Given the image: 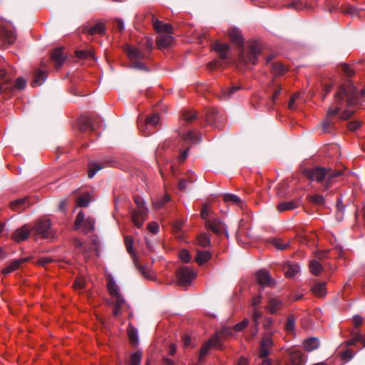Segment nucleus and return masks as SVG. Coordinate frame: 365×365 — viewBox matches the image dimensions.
<instances>
[{
	"instance_id": "nucleus-1",
	"label": "nucleus",
	"mask_w": 365,
	"mask_h": 365,
	"mask_svg": "<svg viewBox=\"0 0 365 365\" xmlns=\"http://www.w3.org/2000/svg\"><path fill=\"white\" fill-rule=\"evenodd\" d=\"M364 96L365 89H363L360 93H358L355 86L351 81L348 80L339 86L338 91L334 95L333 105L329 107L328 114L331 115L341 110L344 105V101L346 106L349 108L358 104L360 99Z\"/></svg>"
},
{
	"instance_id": "nucleus-2",
	"label": "nucleus",
	"mask_w": 365,
	"mask_h": 365,
	"mask_svg": "<svg viewBox=\"0 0 365 365\" xmlns=\"http://www.w3.org/2000/svg\"><path fill=\"white\" fill-rule=\"evenodd\" d=\"M228 35L232 43H235L240 51L239 58L245 63H251L255 65L257 62L258 56L261 53V48L257 42L252 43L246 55L244 51V38L239 29L233 28L229 30Z\"/></svg>"
},
{
	"instance_id": "nucleus-3",
	"label": "nucleus",
	"mask_w": 365,
	"mask_h": 365,
	"mask_svg": "<svg viewBox=\"0 0 365 365\" xmlns=\"http://www.w3.org/2000/svg\"><path fill=\"white\" fill-rule=\"evenodd\" d=\"M341 170H332L320 166H314L310 169H304L302 174L312 181L322 184L323 190H327L335 182L336 178L342 175Z\"/></svg>"
},
{
	"instance_id": "nucleus-4",
	"label": "nucleus",
	"mask_w": 365,
	"mask_h": 365,
	"mask_svg": "<svg viewBox=\"0 0 365 365\" xmlns=\"http://www.w3.org/2000/svg\"><path fill=\"white\" fill-rule=\"evenodd\" d=\"M107 288L108 292L113 298L110 302V304L114 307L113 314L115 317H118L121 314L122 307L125 303V301L121 294L119 292V287L113 279H108L107 282Z\"/></svg>"
},
{
	"instance_id": "nucleus-5",
	"label": "nucleus",
	"mask_w": 365,
	"mask_h": 365,
	"mask_svg": "<svg viewBox=\"0 0 365 365\" xmlns=\"http://www.w3.org/2000/svg\"><path fill=\"white\" fill-rule=\"evenodd\" d=\"M134 202L138 208L132 210L131 217L133 224L137 227H140L148 217V209L145 206L143 198L139 195L134 196Z\"/></svg>"
},
{
	"instance_id": "nucleus-6",
	"label": "nucleus",
	"mask_w": 365,
	"mask_h": 365,
	"mask_svg": "<svg viewBox=\"0 0 365 365\" xmlns=\"http://www.w3.org/2000/svg\"><path fill=\"white\" fill-rule=\"evenodd\" d=\"M32 230L35 231L36 235H41L44 239H53L55 233L51 227V221L50 219H40L37 220Z\"/></svg>"
},
{
	"instance_id": "nucleus-7",
	"label": "nucleus",
	"mask_w": 365,
	"mask_h": 365,
	"mask_svg": "<svg viewBox=\"0 0 365 365\" xmlns=\"http://www.w3.org/2000/svg\"><path fill=\"white\" fill-rule=\"evenodd\" d=\"M274 331H264L259 344L258 356L261 359H265L270 354V350L274 346L273 336Z\"/></svg>"
},
{
	"instance_id": "nucleus-8",
	"label": "nucleus",
	"mask_w": 365,
	"mask_h": 365,
	"mask_svg": "<svg viewBox=\"0 0 365 365\" xmlns=\"http://www.w3.org/2000/svg\"><path fill=\"white\" fill-rule=\"evenodd\" d=\"M227 118L216 108H209L206 112V121L215 128L221 129Z\"/></svg>"
},
{
	"instance_id": "nucleus-9",
	"label": "nucleus",
	"mask_w": 365,
	"mask_h": 365,
	"mask_svg": "<svg viewBox=\"0 0 365 365\" xmlns=\"http://www.w3.org/2000/svg\"><path fill=\"white\" fill-rule=\"evenodd\" d=\"M205 227L210 230L216 235H221L225 233L226 236L228 237V233L226 230L225 223L219 218H213L211 220H206Z\"/></svg>"
},
{
	"instance_id": "nucleus-10",
	"label": "nucleus",
	"mask_w": 365,
	"mask_h": 365,
	"mask_svg": "<svg viewBox=\"0 0 365 365\" xmlns=\"http://www.w3.org/2000/svg\"><path fill=\"white\" fill-rule=\"evenodd\" d=\"M15 38L13 31L7 28L5 24L0 20V46L6 43H13Z\"/></svg>"
},
{
	"instance_id": "nucleus-11",
	"label": "nucleus",
	"mask_w": 365,
	"mask_h": 365,
	"mask_svg": "<svg viewBox=\"0 0 365 365\" xmlns=\"http://www.w3.org/2000/svg\"><path fill=\"white\" fill-rule=\"evenodd\" d=\"M125 245L126 247V250L132 256V258L134 261L135 265L136 268L139 270V272L145 276L146 278H150V276L146 273L145 268L138 264L137 257L133 252V239L130 236H125Z\"/></svg>"
},
{
	"instance_id": "nucleus-12",
	"label": "nucleus",
	"mask_w": 365,
	"mask_h": 365,
	"mask_svg": "<svg viewBox=\"0 0 365 365\" xmlns=\"http://www.w3.org/2000/svg\"><path fill=\"white\" fill-rule=\"evenodd\" d=\"M256 278L258 284L262 287H274L276 286V281L271 277L269 273L264 270L260 269L256 273Z\"/></svg>"
},
{
	"instance_id": "nucleus-13",
	"label": "nucleus",
	"mask_w": 365,
	"mask_h": 365,
	"mask_svg": "<svg viewBox=\"0 0 365 365\" xmlns=\"http://www.w3.org/2000/svg\"><path fill=\"white\" fill-rule=\"evenodd\" d=\"M160 121V116L158 113H154L150 116H148L144 123H138V128L140 130L145 133V135H150L153 131H146L151 127H154L158 124Z\"/></svg>"
},
{
	"instance_id": "nucleus-14",
	"label": "nucleus",
	"mask_w": 365,
	"mask_h": 365,
	"mask_svg": "<svg viewBox=\"0 0 365 365\" xmlns=\"http://www.w3.org/2000/svg\"><path fill=\"white\" fill-rule=\"evenodd\" d=\"M289 359L285 365H304L305 358L301 351L297 349L289 350Z\"/></svg>"
},
{
	"instance_id": "nucleus-15",
	"label": "nucleus",
	"mask_w": 365,
	"mask_h": 365,
	"mask_svg": "<svg viewBox=\"0 0 365 365\" xmlns=\"http://www.w3.org/2000/svg\"><path fill=\"white\" fill-rule=\"evenodd\" d=\"M177 277L181 284H187L195 277V274L189 267H184L177 271Z\"/></svg>"
},
{
	"instance_id": "nucleus-16",
	"label": "nucleus",
	"mask_w": 365,
	"mask_h": 365,
	"mask_svg": "<svg viewBox=\"0 0 365 365\" xmlns=\"http://www.w3.org/2000/svg\"><path fill=\"white\" fill-rule=\"evenodd\" d=\"M50 58L56 69L61 68L66 58V55L63 52V48L53 49L51 53Z\"/></svg>"
},
{
	"instance_id": "nucleus-17",
	"label": "nucleus",
	"mask_w": 365,
	"mask_h": 365,
	"mask_svg": "<svg viewBox=\"0 0 365 365\" xmlns=\"http://www.w3.org/2000/svg\"><path fill=\"white\" fill-rule=\"evenodd\" d=\"M31 228L28 225L16 229L11 235V238L16 242H21L26 240L30 236Z\"/></svg>"
},
{
	"instance_id": "nucleus-18",
	"label": "nucleus",
	"mask_w": 365,
	"mask_h": 365,
	"mask_svg": "<svg viewBox=\"0 0 365 365\" xmlns=\"http://www.w3.org/2000/svg\"><path fill=\"white\" fill-rule=\"evenodd\" d=\"M172 32H164L158 35L156 38V45L159 48H165L171 46L173 42Z\"/></svg>"
},
{
	"instance_id": "nucleus-19",
	"label": "nucleus",
	"mask_w": 365,
	"mask_h": 365,
	"mask_svg": "<svg viewBox=\"0 0 365 365\" xmlns=\"http://www.w3.org/2000/svg\"><path fill=\"white\" fill-rule=\"evenodd\" d=\"M30 206L28 197L20 198L10 202V207L16 212H22Z\"/></svg>"
},
{
	"instance_id": "nucleus-20",
	"label": "nucleus",
	"mask_w": 365,
	"mask_h": 365,
	"mask_svg": "<svg viewBox=\"0 0 365 365\" xmlns=\"http://www.w3.org/2000/svg\"><path fill=\"white\" fill-rule=\"evenodd\" d=\"M212 48L219 53V56L222 60L228 58V53L230 50V46L228 43H222L216 41L212 44Z\"/></svg>"
},
{
	"instance_id": "nucleus-21",
	"label": "nucleus",
	"mask_w": 365,
	"mask_h": 365,
	"mask_svg": "<svg viewBox=\"0 0 365 365\" xmlns=\"http://www.w3.org/2000/svg\"><path fill=\"white\" fill-rule=\"evenodd\" d=\"M125 51L130 60L142 61L147 58L146 54L143 51L134 46L127 47Z\"/></svg>"
},
{
	"instance_id": "nucleus-22",
	"label": "nucleus",
	"mask_w": 365,
	"mask_h": 365,
	"mask_svg": "<svg viewBox=\"0 0 365 365\" xmlns=\"http://www.w3.org/2000/svg\"><path fill=\"white\" fill-rule=\"evenodd\" d=\"M28 260V258L26 257H24V258H21V259H15L14 261H12L10 264H9L4 269H2L1 272L3 274H9L14 271H16V269H18L20 266L27 262Z\"/></svg>"
},
{
	"instance_id": "nucleus-23",
	"label": "nucleus",
	"mask_w": 365,
	"mask_h": 365,
	"mask_svg": "<svg viewBox=\"0 0 365 365\" xmlns=\"http://www.w3.org/2000/svg\"><path fill=\"white\" fill-rule=\"evenodd\" d=\"M152 21L154 29L157 32H172L173 28L168 24H165L163 21H160L155 18L154 16H152Z\"/></svg>"
},
{
	"instance_id": "nucleus-24",
	"label": "nucleus",
	"mask_w": 365,
	"mask_h": 365,
	"mask_svg": "<svg viewBox=\"0 0 365 365\" xmlns=\"http://www.w3.org/2000/svg\"><path fill=\"white\" fill-rule=\"evenodd\" d=\"M284 274L287 277H293L299 272V266L297 264L287 262L282 267Z\"/></svg>"
},
{
	"instance_id": "nucleus-25",
	"label": "nucleus",
	"mask_w": 365,
	"mask_h": 365,
	"mask_svg": "<svg viewBox=\"0 0 365 365\" xmlns=\"http://www.w3.org/2000/svg\"><path fill=\"white\" fill-rule=\"evenodd\" d=\"M212 257V254L207 250H197L195 261L199 265H202L209 261Z\"/></svg>"
},
{
	"instance_id": "nucleus-26",
	"label": "nucleus",
	"mask_w": 365,
	"mask_h": 365,
	"mask_svg": "<svg viewBox=\"0 0 365 365\" xmlns=\"http://www.w3.org/2000/svg\"><path fill=\"white\" fill-rule=\"evenodd\" d=\"M47 74L45 71L37 69L34 73V80L31 82L33 87L39 86L46 80Z\"/></svg>"
},
{
	"instance_id": "nucleus-27",
	"label": "nucleus",
	"mask_w": 365,
	"mask_h": 365,
	"mask_svg": "<svg viewBox=\"0 0 365 365\" xmlns=\"http://www.w3.org/2000/svg\"><path fill=\"white\" fill-rule=\"evenodd\" d=\"M319 340L317 337H310L304 340V348L307 351H312L319 346Z\"/></svg>"
},
{
	"instance_id": "nucleus-28",
	"label": "nucleus",
	"mask_w": 365,
	"mask_h": 365,
	"mask_svg": "<svg viewBox=\"0 0 365 365\" xmlns=\"http://www.w3.org/2000/svg\"><path fill=\"white\" fill-rule=\"evenodd\" d=\"M299 202L297 200H294L289 202H282L279 204L277 210L279 212H284L286 210H292L299 206Z\"/></svg>"
},
{
	"instance_id": "nucleus-29",
	"label": "nucleus",
	"mask_w": 365,
	"mask_h": 365,
	"mask_svg": "<svg viewBox=\"0 0 365 365\" xmlns=\"http://www.w3.org/2000/svg\"><path fill=\"white\" fill-rule=\"evenodd\" d=\"M78 127L81 131L93 130V125L89 117L83 116L78 120Z\"/></svg>"
},
{
	"instance_id": "nucleus-30",
	"label": "nucleus",
	"mask_w": 365,
	"mask_h": 365,
	"mask_svg": "<svg viewBox=\"0 0 365 365\" xmlns=\"http://www.w3.org/2000/svg\"><path fill=\"white\" fill-rule=\"evenodd\" d=\"M270 70L274 76H282L287 71V68L279 62L272 63Z\"/></svg>"
},
{
	"instance_id": "nucleus-31",
	"label": "nucleus",
	"mask_w": 365,
	"mask_h": 365,
	"mask_svg": "<svg viewBox=\"0 0 365 365\" xmlns=\"http://www.w3.org/2000/svg\"><path fill=\"white\" fill-rule=\"evenodd\" d=\"M282 307V301L277 298H270L267 309L271 314H275Z\"/></svg>"
},
{
	"instance_id": "nucleus-32",
	"label": "nucleus",
	"mask_w": 365,
	"mask_h": 365,
	"mask_svg": "<svg viewBox=\"0 0 365 365\" xmlns=\"http://www.w3.org/2000/svg\"><path fill=\"white\" fill-rule=\"evenodd\" d=\"M197 244L202 247H208L211 245V239L210 235L206 233H201L197 236Z\"/></svg>"
},
{
	"instance_id": "nucleus-33",
	"label": "nucleus",
	"mask_w": 365,
	"mask_h": 365,
	"mask_svg": "<svg viewBox=\"0 0 365 365\" xmlns=\"http://www.w3.org/2000/svg\"><path fill=\"white\" fill-rule=\"evenodd\" d=\"M329 110V108L328 109ZM329 110H327L328 112ZM340 112V110L336 113V114H333V115H329L328 113H327V118L326 120H324L322 123V129H323V131L324 133H330L331 130H332V128L334 127V122L332 121V120L331 119V118L332 116H334L337 114H339V113Z\"/></svg>"
},
{
	"instance_id": "nucleus-34",
	"label": "nucleus",
	"mask_w": 365,
	"mask_h": 365,
	"mask_svg": "<svg viewBox=\"0 0 365 365\" xmlns=\"http://www.w3.org/2000/svg\"><path fill=\"white\" fill-rule=\"evenodd\" d=\"M96 221L91 217H88L86 220L83 222L81 227H83V232L87 234L95 230Z\"/></svg>"
},
{
	"instance_id": "nucleus-35",
	"label": "nucleus",
	"mask_w": 365,
	"mask_h": 365,
	"mask_svg": "<svg viewBox=\"0 0 365 365\" xmlns=\"http://www.w3.org/2000/svg\"><path fill=\"white\" fill-rule=\"evenodd\" d=\"M143 351L137 350L135 352L130 354V359L128 361V365H140Z\"/></svg>"
},
{
	"instance_id": "nucleus-36",
	"label": "nucleus",
	"mask_w": 365,
	"mask_h": 365,
	"mask_svg": "<svg viewBox=\"0 0 365 365\" xmlns=\"http://www.w3.org/2000/svg\"><path fill=\"white\" fill-rule=\"evenodd\" d=\"M326 283L325 282H317L313 287L312 291L314 294L319 297H324L326 294Z\"/></svg>"
},
{
	"instance_id": "nucleus-37",
	"label": "nucleus",
	"mask_w": 365,
	"mask_h": 365,
	"mask_svg": "<svg viewBox=\"0 0 365 365\" xmlns=\"http://www.w3.org/2000/svg\"><path fill=\"white\" fill-rule=\"evenodd\" d=\"M89 35H94L96 34H99L101 35H103L105 34V26L102 23H98L93 26L89 28L87 31H85Z\"/></svg>"
},
{
	"instance_id": "nucleus-38",
	"label": "nucleus",
	"mask_w": 365,
	"mask_h": 365,
	"mask_svg": "<svg viewBox=\"0 0 365 365\" xmlns=\"http://www.w3.org/2000/svg\"><path fill=\"white\" fill-rule=\"evenodd\" d=\"M128 334L130 343L133 345L138 344V331L131 324H129L128 327Z\"/></svg>"
},
{
	"instance_id": "nucleus-39",
	"label": "nucleus",
	"mask_w": 365,
	"mask_h": 365,
	"mask_svg": "<svg viewBox=\"0 0 365 365\" xmlns=\"http://www.w3.org/2000/svg\"><path fill=\"white\" fill-rule=\"evenodd\" d=\"M184 140L192 143H197L200 141L198 133H195L192 130H190L187 133L182 135Z\"/></svg>"
},
{
	"instance_id": "nucleus-40",
	"label": "nucleus",
	"mask_w": 365,
	"mask_h": 365,
	"mask_svg": "<svg viewBox=\"0 0 365 365\" xmlns=\"http://www.w3.org/2000/svg\"><path fill=\"white\" fill-rule=\"evenodd\" d=\"M309 267L311 272L314 275H319L323 270L322 265L316 259H313L310 262Z\"/></svg>"
},
{
	"instance_id": "nucleus-41",
	"label": "nucleus",
	"mask_w": 365,
	"mask_h": 365,
	"mask_svg": "<svg viewBox=\"0 0 365 365\" xmlns=\"http://www.w3.org/2000/svg\"><path fill=\"white\" fill-rule=\"evenodd\" d=\"M221 338L222 336L217 331L216 334L209 339L208 342L210 343L212 347L221 349L222 347Z\"/></svg>"
},
{
	"instance_id": "nucleus-42",
	"label": "nucleus",
	"mask_w": 365,
	"mask_h": 365,
	"mask_svg": "<svg viewBox=\"0 0 365 365\" xmlns=\"http://www.w3.org/2000/svg\"><path fill=\"white\" fill-rule=\"evenodd\" d=\"M296 319L294 315H289L287 317V322L284 325L285 330L289 333L294 331Z\"/></svg>"
},
{
	"instance_id": "nucleus-43",
	"label": "nucleus",
	"mask_w": 365,
	"mask_h": 365,
	"mask_svg": "<svg viewBox=\"0 0 365 365\" xmlns=\"http://www.w3.org/2000/svg\"><path fill=\"white\" fill-rule=\"evenodd\" d=\"M197 118V115L195 112L185 110L182 113V119L187 123H190Z\"/></svg>"
},
{
	"instance_id": "nucleus-44",
	"label": "nucleus",
	"mask_w": 365,
	"mask_h": 365,
	"mask_svg": "<svg viewBox=\"0 0 365 365\" xmlns=\"http://www.w3.org/2000/svg\"><path fill=\"white\" fill-rule=\"evenodd\" d=\"M271 243L274 247L279 250H284L289 245V242H285L282 239L279 238L272 239Z\"/></svg>"
},
{
	"instance_id": "nucleus-45",
	"label": "nucleus",
	"mask_w": 365,
	"mask_h": 365,
	"mask_svg": "<svg viewBox=\"0 0 365 365\" xmlns=\"http://www.w3.org/2000/svg\"><path fill=\"white\" fill-rule=\"evenodd\" d=\"M241 89L239 86H233L230 88H227L222 91V94L227 99L232 98L235 93Z\"/></svg>"
},
{
	"instance_id": "nucleus-46",
	"label": "nucleus",
	"mask_w": 365,
	"mask_h": 365,
	"mask_svg": "<svg viewBox=\"0 0 365 365\" xmlns=\"http://www.w3.org/2000/svg\"><path fill=\"white\" fill-rule=\"evenodd\" d=\"M6 74L7 73L5 70L0 68V80L3 81V82L0 84V93L6 91L8 88L6 85L9 80L6 78Z\"/></svg>"
},
{
	"instance_id": "nucleus-47",
	"label": "nucleus",
	"mask_w": 365,
	"mask_h": 365,
	"mask_svg": "<svg viewBox=\"0 0 365 365\" xmlns=\"http://www.w3.org/2000/svg\"><path fill=\"white\" fill-rule=\"evenodd\" d=\"M91 200L90 194L88 192H86L83 194V195L80 196L76 202L77 205L79 207H87L88 206Z\"/></svg>"
},
{
	"instance_id": "nucleus-48",
	"label": "nucleus",
	"mask_w": 365,
	"mask_h": 365,
	"mask_svg": "<svg viewBox=\"0 0 365 365\" xmlns=\"http://www.w3.org/2000/svg\"><path fill=\"white\" fill-rule=\"evenodd\" d=\"M224 200L227 202H232L234 204L239 205L240 207L242 206V202L241 199L239 197H237V195H233V194L225 195Z\"/></svg>"
},
{
	"instance_id": "nucleus-49",
	"label": "nucleus",
	"mask_w": 365,
	"mask_h": 365,
	"mask_svg": "<svg viewBox=\"0 0 365 365\" xmlns=\"http://www.w3.org/2000/svg\"><path fill=\"white\" fill-rule=\"evenodd\" d=\"M170 200V197L168 195H165L163 197L157 199L153 202V206L156 209H160L163 207L167 202Z\"/></svg>"
},
{
	"instance_id": "nucleus-50",
	"label": "nucleus",
	"mask_w": 365,
	"mask_h": 365,
	"mask_svg": "<svg viewBox=\"0 0 365 365\" xmlns=\"http://www.w3.org/2000/svg\"><path fill=\"white\" fill-rule=\"evenodd\" d=\"M130 67L137 70L149 71V69L145 65L142 61H137L136 59L130 60Z\"/></svg>"
},
{
	"instance_id": "nucleus-51",
	"label": "nucleus",
	"mask_w": 365,
	"mask_h": 365,
	"mask_svg": "<svg viewBox=\"0 0 365 365\" xmlns=\"http://www.w3.org/2000/svg\"><path fill=\"white\" fill-rule=\"evenodd\" d=\"M90 166L91 167L88 173V177L89 178H93L96 173L103 168V166L97 163H91Z\"/></svg>"
},
{
	"instance_id": "nucleus-52",
	"label": "nucleus",
	"mask_w": 365,
	"mask_h": 365,
	"mask_svg": "<svg viewBox=\"0 0 365 365\" xmlns=\"http://www.w3.org/2000/svg\"><path fill=\"white\" fill-rule=\"evenodd\" d=\"M86 220L85 219V215L84 213L83 212V211H80L76 217V220H75V222H74V230H78L80 227H81L82 225H83V222Z\"/></svg>"
},
{
	"instance_id": "nucleus-53",
	"label": "nucleus",
	"mask_w": 365,
	"mask_h": 365,
	"mask_svg": "<svg viewBox=\"0 0 365 365\" xmlns=\"http://www.w3.org/2000/svg\"><path fill=\"white\" fill-rule=\"evenodd\" d=\"M100 242L97 235H92L91 237V249L96 252L97 255H99Z\"/></svg>"
},
{
	"instance_id": "nucleus-54",
	"label": "nucleus",
	"mask_w": 365,
	"mask_h": 365,
	"mask_svg": "<svg viewBox=\"0 0 365 365\" xmlns=\"http://www.w3.org/2000/svg\"><path fill=\"white\" fill-rule=\"evenodd\" d=\"M343 71L344 74L347 77H353L355 74V71L354 69L351 68L349 65L347 63H341L339 65Z\"/></svg>"
},
{
	"instance_id": "nucleus-55",
	"label": "nucleus",
	"mask_w": 365,
	"mask_h": 365,
	"mask_svg": "<svg viewBox=\"0 0 365 365\" xmlns=\"http://www.w3.org/2000/svg\"><path fill=\"white\" fill-rule=\"evenodd\" d=\"M309 200L317 205H323L324 204V197L318 194L309 196Z\"/></svg>"
},
{
	"instance_id": "nucleus-56",
	"label": "nucleus",
	"mask_w": 365,
	"mask_h": 365,
	"mask_svg": "<svg viewBox=\"0 0 365 365\" xmlns=\"http://www.w3.org/2000/svg\"><path fill=\"white\" fill-rule=\"evenodd\" d=\"M233 327H224L220 331L217 333L222 336V338H227L233 336Z\"/></svg>"
},
{
	"instance_id": "nucleus-57",
	"label": "nucleus",
	"mask_w": 365,
	"mask_h": 365,
	"mask_svg": "<svg viewBox=\"0 0 365 365\" xmlns=\"http://www.w3.org/2000/svg\"><path fill=\"white\" fill-rule=\"evenodd\" d=\"M76 56L79 58H93V54L91 50H79L76 51Z\"/></svg>"
},
{
	"instance_id": "nucleus-58",
	"label": "nucleus",
	"mask_w": 365,
	"mask_h": 365,
	"mask_svg": "<svg viewBox=\"0 0 365 365\" xmlns=\"http://www.w3.org/2000/svg\"><path fill=\"white\" fill-rule=\"evenodd\" d=\"M272 89H273V94H272V96L271 98V100L272 101L273 103H275V101L277 100L278 96L282 92V88H281V86L279 85H277V84H274V79L272 80Z\"/></svg>"
},
{
	"instance_id": "nucleus-59",
	"label": "nucleus",
	"mask_w": 365,
	"mask_h": 365,
	"mask_svg": "<svg viewBox=\"0 0 365 365\" xmlns=\"http://www.w3.org/2000/svg\"><path fill=\"white\" fill-rule=\"evenodd\" d=\"M211 345H210V343H209L208 341H207L206 343H205L200 351V356H199V360L200 361H202L203 359V358L205 357V356L206 354H207V353L209 352L210 348H211Z\"/></svg>"
},
{
	"instance_id": "nucleus-60",
	"label": "nucleus",
	"mask_w": 365,
	"mask_h": 365,
	"mask_svg": "<svg viewBox=\"0 0 365 365\" xmlns=\"http://www.w3.org/2000/svg\"><path fill=\"white\" fill-rule=\"evenodd\" d=\"M74 245L76 248L80 250L86 257L88 255V251L85 247L83 242H82L80 239L76 238L74 240Z\"/></svg>"
},
{
	"instance_id": "nucleus-61",
	"label": "nucleus",
	"mask_w": 365,
	"mask_h": 365,
	"mask_svg": "<svg viewBox=\"0 0 365 365\" xmlns=\"http://www.w3.org/2000/svg\"><path fill=\"white\" fill-rule=\"evenodd\" d=\"M249 324V319H243L241 322L235 324L234 327H233V329L235 331H242L244 329H245Z\"/></svg>"
},
{
	"instance_id": "nucleus-62",
	"label": "nucleus",
	"mask_w": 365,
	"mask_h": 365,
	"mask_svg": "<svg viewBox=\"0 0 365 365\" xmlns=\"http://www.w3.org/2000/svg\"><path fill=\"white\" fill-rule=\"evenodd\" d=\"M273 324V319L272 317H267L264 319V322L263 323V328L264 329L265 331H274L275 330H272V326Z\"/></svg>"
},
{
	"instance_id": "nucleus-63",
	"label": "nucleus",
	"mask_w": 365,
	"mask_h": 365,
	"mask_svg": "<svg viewBox=\"0 0 365 365\" xmlns=\"http://www.w3.org/2000/svg\"><path fill=\"white\" fill-rule=\"evenodd\" d=\"M73 287L76 290H82L85 288V281L82 278H77L73 284Z\"/></svg>"
},
{
	"instance_id": "nucleus-64",
	"label": "nucleus",
	"mask_w": 365,
	"mask_h": 365,
	"mask_svg": "<svg viewBox=\"0 0 365 365\" xmlns=\"http://www.w3.org/2000/svg\"><path fill=\"white\" fill-rule=\"evenodd\" d=\"M180 258L182 262L188 263L190 261L191 256L187 250H182L180 252Z\"/></svg>"
}]
</instances>
